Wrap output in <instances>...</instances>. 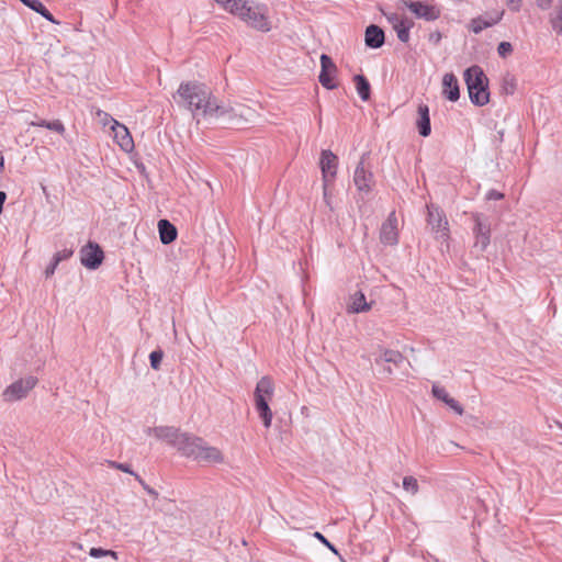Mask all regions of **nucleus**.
Masks as SVG:
<instances>
[{
  "label": "nucleus",
  "mask_w": 562,
  "mask_h": 562,
  "mask_svg": "<svg viewBox=\"0 0 562 562\" xmlns=\"http://www.w3.org/2000/svg\"><path fill=\"white\" fill-rule=\"evenodd\" d=\"M158 231L160 240L165 245L172 243L177 237L176 227L167 220H160L158 222Z\"/></svg>",
  "instance_id": "412c9836"
},
{
  "label": "nucleus",
  "mask_w": 562,
  "mask_h": 562,
  "mask_svg": "<svg viewBox=\"0 0 562 562\" xmlns=\"http://www.w3.org/2000/svg\"><path fill=\"white\" fill-rule=\"evenodd\" d=\"M380 240L389 246H394L398 243V220L395 212H391L383 222L380 231Z\"/></svg>",
  "instance_id": "9b49d317"
},
{
  "label": "nucleus",
  "mask_w": 562,
  "mask_h": 562,
  "mask_svg": "<svg viewBox=\"0 0 562 562\" xmlns=\"http://www.w3.org/2000/svg\"><path fill=\"white\" fill-rule=\"evenodd\" d=\"M23 4H25L26 7L29 5V3L32 1V0H20Z\"/></svg>",
  "instance_id": "4d7b16f0"
},
{
  "label": "nucleus",
  "mask_w": 562,
  "mask_h": 562,
  "mask_svg": "<svg viewBox=\"0 0 562 562\" xmlns=\"http://www.w3.org/2000/svg\"><path fill=\"white\" fill-rule=\"evenodd\" d=\"M111 130L114 134V139L124 151H131L134 148V142L127 127L117 121H113Z\"/></svg>",
  "instance_id": "f3484780"
},
{
  "label": "nucleus",
  "mask_w": 562,
  "mask_h": 562,
  "mask_svg": "<svg viewBox=\"0 0 562 562\" xmlns=\"http://www.w3.org/2000/svg\"><path fill=\"white\" fill-rule=\"evenodd\" d=\"M384 15L386 16L387 21L392 24V26L394 27L397 23L401 22V20H403L404 18H401L397 13H385L384 12Z\"/></svg>",
  "instance_id": "37998d69"
},
{
  "label": "nucleus",
  "mask_w": 562,
  "mask_h": 562,
  "mask_svg": "<svg viewBox=\"0 0 562 562\" xmlns=\"http://www.w3.org/2000/svg\"><path fill=\"white\" fill-rule=\"evenodd\" d=\"M473 218L475 223L473 229L475 241L473 247L475 250L482 252L487 248L490 244V224H487L483 216L480 214H474Z\"/></svg>",
  "instance_id": "f8f14e48"
},
{
  "label": "nucleus",
  "mask_w": 562,
  "mask_h": 562,
  "mask_svg": "<svg viewBox=\"0 0 562 562\" xmlns=\"http://www.w3.org/2000/svg\"><path fill=\"white\" fill-rule=\"evenodd\" d=\"M173 98L178 104L190 110L198 122L201 119H220L226 112L225 106L199 82H182Z\"/></svg>",
  "instance_id": "f257e3e1"
},
{
  "label": "nucleus",
  "mask_w": 562,
  "mask_h": 562,
  "mask_svg": "<svg viewBox=\"0 0 562 562\" xmlns=\"http://www.w3.org/2000/svg\"><path fill=\"white\" fill-rule=\"evenodd\" d=\"M383 371H384L386 374H389V375H391V374L393 373V370H392V368H391V367H385V368L383 369Z\"/></svg>",
  "instance_id": "5fc2aeb1"
},
{
  "label": "nucleus",
  "mask_w": 562,
  "mask_h": 562,
  "mask_svg": "<svg viewBox=\"0 0 562 562\" xmlns=\"http://www.w3.org/2000/svg\"><path fill=\"white\" fill-rule=\"evenodd\" d=\"M432 395L437 398L446 403V401L450 397L448 392L445 390V387L434 384L431 390Z\"/></svg>",
  "instance_id": "2f4dec72"
},
{
  "label": "nucleus",
  "mask_w": 562,
  "mask_h": 562,
  "mask_svg": "<svg viewBox=\"0 0 562 562\" xmlns=\"http://www.w3.org/2000/svg\"><path fill=\"white\" fill-rule=\"evenodd\" d=\"M336 71L337 68L331 58L326 54L321 55V74L318 79L323 87L327 89L336 88V85L333 81V77Z\"/></svg>",
  "instance_id": "dca6fc26"
},
{
  "label": "nucleus",
  "mask_w": 562,
  "mask_h": 562,
  "mask_svg": "<svg viewBox=\"0 0 562 562\" xmlns=\"http://www.w3.org/2000/svg\"><path fill=\"white\" fill-rule=\"evenodd\" d=\"M506 85H507L506 89H509L510 92H513L515 89V80L513 78L509 80H506Z\"/></svg>",
  "instance_id": "864d4df0"
},
{
  "label": "nucleus",
  "mask_w": 562,
  "mask_h": 562,
  "mask_svg": "<svg viewBox=\"0 0 562 562\" xmlns=\"http://www.w3.org/2000/svg\"><path fill=\"white\" fill-rule=\"evenodd\" d=\"M448 405L452 411H454L458 415L463 414V407L451 396L446 401L445 403Z\"/></svg>",
  "instance_id": "c9c22d12"
},
{
  "label": "nucleus",
  "mask_w": 562,
  "mask_h": 562,
  "mask_svg": "<svg viewBox=\"0 0 562 562\" xmlns=\"http://www.w3.org/2000/svg\"><path fill=\"white\" fill-rule=\"evenodd\" d=\"M356 82V88L359 97L363 101H368L370 99V83L362 75H356L353 78Z\"/></svg>",
  "instance_id": "a878e982"
},
{
  "label": "nucleus",
  "mask_w": 562,
  "mask_h": 562,
  "mask_svg": "<svg viewBox=\"0 0 562 562\" xmlns=\"http://www.w3.org/2000/svg\"><path fill=\"white\" fill-rule=\"evenodd\" d=\"M448 405L452 411H454L458 415L463 414V407L451 396L446 401L445 403Z\"/></svg>",
  "instance_id": "f704fd0d"
},
{
  "label": "nucleus",
  "mask_w": 562,
  "mask_h": 562,
  "mask_svg": "<svg viewBox=\"0 0 562 562\" xmlns=\"http://www.w3.org/2000/svg\"><path fill=\"white\" fill-rule=\"evenodd\" d=\"M41 15H42L43 18H45L46 20H48L49 22H52V23H56V24L58 23V22L54 19V16L50 14V12H49L47 9H45V10L41 13Z\"/></svg>",
  "instance_id": "3c124183"
},
{
  "label": "nucleus",
  "mask_w": 562,
  "mask_h": 562,
  "mask_svg": "<svg viewBox=\"0 0 562 562\" xmlns=\"http://www.w3.org/2000/svg\"><path fill=\"white\" fill-rule=\"evenodd\" d=\"M225 114L222 117H227L232 123H248L254 122L258 117V113L255 109L245 104H235L232 106H225Z\"/></svg>",
  "instance_id": "9d476101"
},
{
  "label": "nucleus",
  "mask_w": 562,
  "mask_h": 562,
  "mask_svg": "<svg viewBox=\"0 0 562 562\" xmlns=\"http://www.w3.org/2000/svg\"><path fill=\"white\" fill-rule=\"evenodd\" d=\"M81 263L88 269H97L103 260L102 249L92 243H89L80 251Z\"/></svg>",
  "instance_id": "2eb2a0df"
},
{
  "label": "nucleus",
  "mask_w": 562,
  "mask_h": 562,
  "mask_svg": "<svg viewBox=\"0 0 562 562\" xmlns=\"http://www.w3.org/2000/svg\"><path fill=\"white\" fill-rule=\"evenodd\" d=\"M109 464L114 468V469H117V470H121L125 473H130L132 475H136L132 470L131 468L125 464V463H117V462H114V461H110Z\"/></svg>",
  "instance_id": "58836bf2"
},
{
  "label": "nucleus",
  "mask_w": 562,
  "mask_h": 562,
  "mask_svg": "<svg viewBox=\"0 0 562 562\" xmlns=\"http://www.w3.org/2000/svg\"><path fill=\"white\" fill-rule=\"evenodd\" d=\"M367 154H363L361 156L360 161L355 169L352 178L353 184L356 186L360 194L370 193L374 186V176L370 166L367 165Z\"/></svg>",
  "instance_id": "39448f33"
},
{
  "label": "nucleus",
  "mask_w": 562,
  "mask_h": 562,
  "mask_svg": "<svg viewBox=\"0 0 562 562\" xmlns=\"http://www.w3.org/2000/svg\"><path fill=\"white\" fill-rule=\"evenodd\" d=\"M46 128L53 131V132H56L60 135H63L65 133V126L64 124L59 121V120H55V121H52L49 122L47 125H46Z\"/></svg>",
  "instance_id": "72a5a7b5"
},
{
  "label": "nucleus",
  "mask_w": 562,
  "mask_h": 562,
  "mask_svg": "<svg viewBox=\"0 0 562 562\" xmlns=\"http://www.w3.org/2000/svg\"><path fill=\"white\" fill-rule=\"evenodd\" d=\"M89 554L92 558L111 557L113 560H117V552L102 548H91Z\"/></svg>",
  "instance_id": "c85d7f7f"
},
{
  "label": "nucleus",
  "mask_w": 562,
  "mask_h": 562,
  "mask_svg": "<svg viewBox=\"0 0 562 562\" xmlns=\"http://www.w3.org/2000/svg\"><path fill=\"white\" fill-rule=\"evenodd\" d=\"M464 80L469 97L473 104L485 105L490 100L487 78L479 66H472L464 71Z\"/></svg>",
  "instance_id": "f03ea898"
},
{
  "label": "nucleus",
  "mask_w": 562,
  "mask_h": 562,
  "mask_svg": "<svg viewBox=\"0 0 562 562\" xmlns=\"http://www.w3.org/2000/svg\"><path fill=\"white\" fill-rule=\"evenodd\" d=\"M274 394V384L269 376H262L255 389L254 397L255 401L260 398L268 402L272 400Z\"/></svg>",
  "instance_id": "a211bd4d"
},
{
  "label": "nucleus",
  "mask_w": 562,
  "mask_h": 562,
  "mask_svg": "<svg viewBox=\"0 0 562 562\" xmlns=\"http://www.w3.org/2000/svg\"><path fill=\"white\" fill-rule=\"evenodd\" d=\"M366 45L371 48H379L384 43V32L378 25H369L364 34Z\"/></svg>",
  "instance_id": "aec40b11"
},
{
  "label": "nucleus",
  "mask_w": 562,
  "mask_h": 562,
  "mask_svg": "<svg viewBox=\"0 0 562 562\" xmlns=\"http://www.w3.org/2000/svg\"><path fill=\"white\" fill-rule=\"evenodd\" d=\"M504 15V11H495L492 13H486L484 15L474 18L469 23V30L474 34L481 33L483 30L492 27L497 24Z\"/></svg>",
  "instance_id": "4468645a"
},
{
  "label": "nucleus",
  "mask_w": 562,
  "mask_h": 562,
  "mask_svg": "<svg viewBox=\"0 0 562 562\" xmlns=\"http://www.w3.org/2000/svg\"><path fill=\"white\" fill-rule=\"evenodd\" d=\"M349 307L353 313H362L369 311L371 305L367 303L364 294L359 291L351 296V303Z\"/></svg>",
  "instance_id": "393cba45"
},
{
  "label": "nucleus",
  "mask_w": 562,
  "mask_h": 562,
  "mask_svg": "<svg viewBox=\"0 0 562 562\" xmlns=\"http://www.w3.org/2000/svg\"><path fill=\"white\" fill-rule=\"evenodd\" d=\"M255 407L262 420L263 426L269 428L273 417L269 403L260 398L259 401H255Z\"/></svg>",
  "instance_id": "b1692460"
},
{
  "label": "nucleus",
  "mask_w": 562,
  "mask_h": 562,
  "mask_svg": "<svg viewBox=\"0 0 562 562\" xmlns=\"http://www.w3.org/2000/svg\"><path fill=\"white\" fill-rule=\"evenodd\" d=\"M27 7L40 14L46 9L40 0H32Z\"/></svg>",
  "instance_id": "a19ab883"
},
{
  "label": "nucleus",
  "mask_w": 562,
  "mask_h": 562,
  "mask_svg": "<svg viewBox=\"0 0 562 562\" xmlns=\"http://www.w3.org/2000/svg\"><path fill=\"white\" fill-rule=\"evenodd\" d=\"M427 223L437 240L446 241L449 238V226L446 215L435 205H427Z\"/></svg>",
  "instance_id": "6e6552de"
},
{
  "label": "nucleus",
  "mask_w": 562,
  "mask_h": 562,
  "mask_svg": "<svg viewBox=\"0 0 562 562\" xmlns=\"http://www.w3.org/2000/svg\"><path fill=\"white\" fill-rule=\"evenodd\" d=\"M237 16L245 21L249 26L261 31L268 32L270 30V22L266 16L263 8L249 5L246 1L244 7L240 8Z\"/></svg>",
  "instance_id": "20e7f679"
},
{
  "label": "nucleus",
  "mask_w": 562,
  "mask_h": 562,
  "mask_svg": "<svg viewBox=\"0 0 562 562\" xmlns=\"http://www.w3.org/2000/svg\"><path fill=\"white\" fill-rule=\"evenodd\" d=\"M48 123H49L48 121L40 120V121H33V122H31V125H32V126L46 127V125H47Z\"/></svg>",
  "instance_id": "603ef678"
},
{
  "label": "nucleus",
  "mask_w": 562,
  "mask_h": 562,
  "mask_svg": "<svg viewBox=\"0 0 562 562\" xmlns=\"http://www.w3.org/2000/svg\"><path fill=\"white\" fill-rule=\"evenodd\" d=\"M503 193L497 192L495 190H491L486 195L487 200H501L503 199Z\"/></svg>",
  "instance_id": "de8ad7c7"
},
{
  "label": "nucleus",
  "mask_w": 562,
  "mask_h": 562,
  "mask_svg": "<svg viewBox=\"0 0 562 562\" xmlns=\"http://www.w3.org/2000/svg\"><path fill=\"white\" fill-rule=\"evenodd\" d=\"M3 166H4V159H3V156L0 154V170L3 169Z\"/></svg>",
  "instance_id": "6e6d98bb"
},
{
  "label": "nucleus",
  "mask_w": 562,
  "mask_h": 562,
  "mask_svg": "<svg viewBox=\"0 0 562 562\" xmlns=\"http://www.w3.org/2000/svg\"><path fill=\"white\" fill-rule=\"evenodd\" d=\"M221 7L232 14L237 15L240 8L244 7L245 0H215Z\"/></svg>",
  "instance_id": "cd10ccee"
},
{
  "label": "nucleus",
  "mask_w": 562,
  "mask_h": 562,
  "mask_svg": "<svg viewBox=\"0 0 562 562\" xmlns=\"http://www.w3.org/2000/svg\"><path fill=\"white\" fill-rule=\"evenodd\" d=\"M162 358H164V352L160 349L150 352V355H149L150 367L154 370H159Z\"/></svg>",
  "instance_id": "c756f323"
},
{
  "label": "nucleus",
  "mask_w": 562,
  "mask_h": 562,
  "mask_svg": "<svg viewBox=\"0 0 562 562\" xmlns=\"http://www.w3.org/2000/svg\"><path fill=\"white\" fill-rule=\"evenodd\" d=\"M403 487L405 491L411 492L413 495L418 492L417 480L413 476H405L403 480Z\"/></svg>",
  "instance_id": "7c9ffc66"
},
{
  "label": "nucleus",
  "mask_w": 562,
  "mask_h": 562,
  "mask_svg": "<svg viewBox=\"0 0 562 562\" xmlns=\"http://www.w3.org/2000/svg\"><path fill=\"white\" fill-rule=\"evenodd\" d=\"M148 435L155 436L157 439L165 440L168 443L176 447L182 453V446H187L191 435L180 432L175 427L159 426L155 428H148Z\"/></svg>",
  "instance_id": "423d86ee"
},
{
  "label": "nucleus",
  "mask_w": 562,
  "mask_h": 562,
  "mask_svg": "<svg viewBox=\"0 0 562 562\" xmlns=\"http://www.w3.org/2000/svg\"><path fill=\"white\" fill-rule=\"evenodd\" d=\"M57 266H58V263L53 259L52 263L49 266H47V268L45 270V276L47 278L53 276L55 273V270H56Z\"/></svg>",
  "instance_id": "49530a36"
},
{
  "label": "nucleus",
  "mask_w": 562,
  "mask_h": 562,
  "mask_svg": "<svg viewBox=\"0 0 562 562\" xmlns=\"http://www.w3.org/2000/svg\"><path fill=\"white\" fill-rule=\"evenodd\" d=\"M412 26L413 22L404 18L393 27L401 42L407 43L409 41V30Z\"/></svg>",
  "instance_id": "bb28decb"
},
{
  "label": "nucleus",
  "mask_w": 562,
  "mask_h": 562,
  "mask_svg": "<svg viewBox=\"0 0 562 562\" xmlns=\"http://www.w3.org/2000/svg\"><path fill=\"white\" fill-rule=\"evenodd\" d=\"M507 4L509 10L518 12L521 8V0H508Z\"/></svg>",
  "instance_id": "a18cd8bd"
},
{
  "label": "nucleus",
  "mask_w": 562,
  "mask_h": 562,
  "mask_svg": "<svg viewBox=\"0 0 562 562\" xmlns=\"http://www.w3.org/2000/svg\"><path fill=\"white\" fill-rule=\"evenodd\" d=\"M323 195H324V201H325L326 205H327L330 210H333L331 202H330V198H329V195H328V191H327V186H325L324 183H323Z\"/></svg>",
  "instance_id": "8fccbe9b"
},
{
  "label": "nucleus",
  "mask_w": 562,
  "mask_h": 562,
  "mask_svg": "<svg viewBox=\"0 0 562 562\" xmlns=\"http://www.w3.org/2000/svg\"><path fill=\"white\" fill-rule=\"evenodd\" d=\"M536 2L537 5L542 10L549 9L552 4V0H536Z\"/></svg>",
  "instance_id": "09e8293b"
},
{
  "label": "nucleus",
  "mask_w": 562,
  "mask_h": 562,
  "mask_svg": "<svg viewBox=\"0 0 562 562\" xmlns=\"http://www.w3.org/2000/svg\"><path fill=\"white\" fill-rule=\"evenodd\" d=\"M337 166H338L337 156L328 149L322 150L319 167H321L322 175H323V183L325 186H328V182L336 177Z\"/></svg>",
  "instance_id": "ddd939ff"
},
{
  "label": "nucleus",
  "mask_w": 562,
  "mask_h": 562,
  "mask_svg": "<svg viewBox=\"0 0 562 562\" xmlns=\"http://www.w3.org/2000/svg\"><path fill=\"white\" fill-rule=\"evenodd\" d=\"M97 116L99 117L100 123L103 125H108L110 123L113 124V121H115L113 117H111L108 113L103 111H98Z\"/></svg>",
  "instance_id": "ea45409f"
},
{
  "label": "nucleus",
  "mask_w": 562,
  "mask_h": 562,
  "mask_svg": "<svg viewBox=\"0 0 562 562\" xmlns=\"http://www.w3.org/2000/svg\"><path fill=\"white\" fill-rule=\"evenodd\" d=\"M182 454L198 462H224V456L220 449L207 445L202 438L195 436H191L187 446H182Z\"/></svg>",
  "instance_id": "7ed1b4c3"
},
{
  "label": "nucleus",
  "mask_w": 562,
  "mask_h": 562,
  "mask_svg": "<svg viewBox=\"0 0 562 562\" xmlns=\"http://www.w3.org/2000/svg\"><path fill=\"white\" fill-rule=\"evenodd\" d=\"M36 384L37 379L35 376L30 375L20 379L5 387L2 393L3 400L10 403L21 401L27 396Z\"/></svg>",
  "instance_id": "0eeeda50"
},
{
  "label": "nucleus",
  "mask_w": 562,
  "mask_h": 562,
  "mask_svg": "<svg viewBox=\"0 0 562 562\" xmlns=\"http://www.w3.org/2000/svg\"><path fill=\"white\" fill-rule=\"evenodd\" d=\"M314 537L324 543L331 552L338 555L337 549L321 532L316 531Z\"/></svg>",
  "instance_id": "e433bc0d"
},
{
  "label": "nucleus",
  "mask_w": 562,
  "mask_h": 562,
  "mask_svg": "<svg viewBox=\"0 0 562 562\" xmlns=\"http://www.w3.org/2000/svg\"><path fill=\"white\" fill-rule=\"evenodd\" d=\"M497 53L502 58H506L513 53V46L509 42H501L497 47Z\"/></svg>",
  "instance_id": "473e14b6"
},
{
  "label": "nucleus",
  "mask_w": 562,
  "mask_h": 562,
  "mask_svg": "<svg viewBox=\"0 0 562 562\" xmlns=\"http://www.w3.org/2000/svg\"><path fill=\"white\" fill-rule=\"evenodd\" d=\"M72 255L71 250L64 249L54 255V260L59 265L60 261L68 259Z\"/></svg>",
  "instance_id": "4c0bfd02"
},
{
  "label": "nucleus",
  "mask_w": 562,
  "mask_h": 562,
  "mask_svg": "<svg viewBox=\"0 0 562 562\" xmlns=\"http://www.w3.org/2000/svg\"><path fill=\"white\" fill-rule=\"evenodd\" d=\"M404 360L402 353L397 350L392 349H381L380 356L375 359L378 364L382 362L393 363L398 367Z\"/></svg>",
  "instance_id": "5701e85b"
},
{
  "label": "nucleus",
  "mask_w": 562,
  "mask_h": 562,
  "mask_svg": "<svg viewBox=\"0 0 562 562\" xmlns=\"http://www.w3.org/2000/svg\"><path fill=\"white\" fill-rule=\"evenodd\" d=\"M27 7L40 14L46 9L40 0H32Z\"/></svg>",
  "instance_id": "79ce46f5"
},
{
  "label": "nucleus",
  "mask_w": 562,
  "mask_h": 562,
  "mask_svg": "<svg viewBox=\"0 0 562 562\" xmlns=\"http://www.w3.org/2000/svg\"><path fill=\"white\" fill-rule=\"evenodd\" d=\"M442 94L450 101L456 102L460 98L458 79L453 74H446L442 78Z\"/></svg>",
  "instance_id": "6ab92c4d"
},
{
  "label": "nucleus",
  "mask_w": 562,
  "mask_h": 562,
  "mask_svg": "<svg viewBox=\"0 0 562 562\" xmlns=\"http://www.w3.org/2000/svg\"><path fill=\"white\" fill-rule=\"evenodd\" d=\"M402 8H407L416 18L426 21H435L440 15L439 9L422 1L400 0L397 9L401 10Z\"/></svg>",
  "instance_id": "1a4fd4ad"
},
{
  "label": "nucleus",
  "mask_w": 562,
  "mask_h": 562,
  "mask_svg": "<svg viewBox=\"0 0 562 562\" xmlns=\"http://www.w3.org/2000/svg\"><path fill=\"white\" fill-rule=\"evenodd\" d=\"M418 114H419V119L417 121L418 132L422 136L427 137L431 132L428 106L425 104H420L418 106Z\"/></svg>",
  "instance_id": "4be33fe9"
},
{
  "label": "nucleus",
  "mask_w": 562,
  "mask_h": 562,
  "mask_svg": "<svg viewBox=\"0 0 562 562\" xmlns=\"http://www.w3.org/2000/svg\"><path fill=\"white\" fill-rule=\"evenodd\" d=\"M136 480L142 484V486L144 487V490L151 496L154 497H157L158 496V493L151 488L149 485H147L139 475H135Z\"/></svg>",
  "instance_id": "c03bdc74"
}]
</instances>
